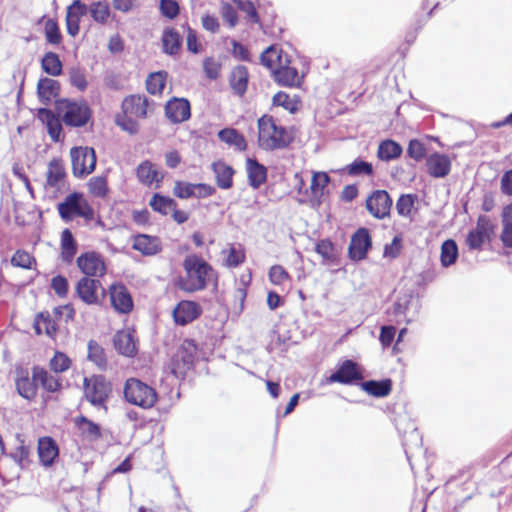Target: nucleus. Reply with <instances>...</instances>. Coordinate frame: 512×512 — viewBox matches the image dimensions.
I'll use <instances>...</instances> for the list:
<instances>
[{"mask_svg": "<svg viewBox=\"0 0 512 512\" xmlns=\"http://www.w3.org/2000/svg\"><path fill=\"white\" fill-rule=\"evenodd\" d=\"M136 174L138 180L147 186L152 185L153 183H159L161 178H159V172L156 167L149 161L142 162L136 170Z\"/></svg>", "mask_w": 512, "mask_h": 512, "instance_id": "nucleus-34", "label": "nucleus"}, {"mask_svg": "<svg viewBox=\"0 0 512 512\" xmlns=\"http://www.w3.org/2000/svg\"><path fill=\"white\" fill-rule=\"evenodd\" d=\"M41 68L46 74L55 77L62 74L63 65L56 53L47 52L42 57Z\"/></svg>", "mask_w": 512, "mask_h": 512, "instance_id": "nucleus-39", "label": "nucleus"}, {"mask_svg": "<svg viewBox=\"0 0 512 512\" xmlns=\"http://www.w3.org/2000/svg\"><path fill=\"white\" fill-rule=\"evenodd\" d=\"M216 183L221 189H229L233 185L234 169L224 161H216L212 164Z\"/></svg>", "mask_w": 512, "mask_h": 512, "instance_id": "nucleus-25", "label": "nucleus"}, {"mask_svg": "<svg viewBox=\"0 0 512 512\" xmlns=\"http://www.w3.org/2000/svg\"><path fill=\"white\" fill-rule=\"evenodd\" d=\"M71 360L62 352H56L50 360V368L56 373H62L69 369Z\"/></svg>", "mask_w": 512, "mask_h": 512, "instance_id": "nucleus-57", "label": "nucleus"}, {"mask_svg": "<svg viewBox=\"0 0 512 512\" xmlns=\"http://www.w3.org/2000/svg\"><path fill=\"white\" fill-rule=\"evenodd\" d=\"M44 34L48 44L56 46L62 42L59 26L54 19L49 18L45 21Z\"/></svg>", "mask_w": 512, "mask_h": 512, "instance_id": "nucleus-47", "label": "nucleus"}, {"mask_svg": "<svg viewBox=\"0 0 512 512\" xmlns=\"http://www.w3.org/2000/svg\"><path fill=\"white\" fill-rule=\"evenodd\" d=\"M361 388L369 395L382 398L389 395L391 392L392 381L391 379H383L380 381L368 380L361 383Z\"/></svg>", "mask_w": 512, "mask_h": 512, "instance_id": "nucleus-31", "label": "nucleus"}, {"mask_svg": "<svg viewBox=\"0 0 512 512\" xmlns=\"http://www.w3.org/2000/svg\"><path fill=\"white\" fill-rule=\"evenodd\" d=\"M70 157L74 176L83 177L95 170L96 153L92 147H73Z\"/></svg>", "mask_w": 512, "mask_h": 512, "instance_id": "nucleus-7", "label": "nucleus"}, {"mask_svg": "<svg viewBox=\"0 0 512 512\" xmlns=\"http://www.w3.org/2000/svg\"><path fill=\"white\" fill-rule=\"evenodd\" d=\"M221 63L213 57H207L203 61V71L210 80H216L219 77Z\"/></svg>", "mask_w": 512, "mask_h": 512, "instance_id": "nucleus-56", "label": "nucleus"}, {"mask_svg": "<svg viewBox=\"0 0 512 512\" xmlns=\"http://www.w3.org/2000/svg\"><path fill=\"white\" fill-rule=\"evenodd\" d=\"M112 307L121 314H128L133 309V300L127 287L122 283H114L109 289Z\"/></svg>", "mask_w": 512, "mask_h": 512, "instance_id": "nucleus-14", "label": "nucleus"}, {"mask_svg": "<svg viewBox=\"0 0 512 512\" xmlns=\"http://www.w3.org/2000/svg\"><path fill=\"white\" fill-rule=\"evenodd\" d=\"M416 196L412 194H404L399 197L396 202V210L400 216L410 217L414 207Z\"/></svg>", "mask_w": 512, "mask_h": 512, "instance_id": "nucleus-53", "label": "nucleus"}, {"mask_svg": "<svg viewBox=\"0 0 512 512\" xmlns=\"http://www.w3.org/2000/svg\"><path fill=\"white\" fill-rule=\"evenodd\" d=\"M75 424L82 437L89 442L98 441L102 437L100 426L85 416L77 417L75 419Z\"/></svg>", "mask_w": 512, "mask_h": 512, "instance_id": "nucleus-26", "label": "nucleus"}, {"mask_svg": "<svg viewBox=\"0 0 512 512\" xmlns=\"http://www.w3.org/2000/svg\"><path fill=\"white\" fill-rule=\"evenodd\" d=\"M182 37L179 32L173 28H167L162 35L163 51L169 55H175L181 48Z\"/></svg>", "mask_w": 512, "mask_h": 512, "instance_id": "nucleus-33", "label": "nucleus"}, {"mask_svg": "<svg viewBox=\"0 0 512 512\" xmlns=\"http://www.w3.org/2000/svg\"><path fill=\"white\" fill-rule=\"evenodd\" d=\"M249 185L253 188H259L267 178L266 168L258 163L257 160L248 158L246 161Z\"/></svg>", "mask_w": 512, "mask_h": 512, "instance_id": "nucleus-27", "label": "nucleus"}, {"mask_svg": "<svg viewBox=\"0 0 512 512\" xmlns=\"http://www.w3.org/2000/svg\"><path fill=\"white\" fill-rule=\"evenodd\" d=\"M38 455L44 466H50L58 456V447L50 437H44L38 443Z\"/></svg>", "mask_w": 512, "mask_h": 512, "instance_id": "nucleus-28", "label": "nucleus"}, {"mask_svg": "<svg viewBox=\"0 0 512 512\" xmlns=\"http://www.w3.org/2000/svg\"><path fill=\"white\" fill-rule=\"evenodd\" d=\"M262 65L266 66L273 73L283 62L290 63L288 56L282 54V51L278 50L274 46L268 47L262 52L260 57Z\"/></svg>", "mask_w": 512, "mask_h": 512, "instance_id": "nucleus-30", "label": "nucleus"}, {"mask_svg": "<svg viewBox=\"0 0 512 512\" xmlns=\"http://www.w3.org/2000/svg\"><path fill=\"white\" fill-rule=\"evenodd\" d=\"M15 387L17 393L28 401H33L37 396L38 384L33 373L24 368L16 369Z\"/></svg>", "mask_w": 512, "mask_h": 512, "instance_id": "nucleus-16", "label": "nucleus"}, {"mask_svg": "<svg viewBox=\"0 0 512 512\" xmlns=\"http://www.w3.org/2000/svg\"><path fill=\"white\" fill-rule=\"evenodd\" d=\"M60 93V83L52 78H41L37 84V94L39 100L48 105Z\"/></svg>", "mask_w": 512, "mask_h": 512, "instance_id": "nucleus-23", "label": "nucleus"}, {"mask_svg": "<svg viewBox=\"0 0 512 512\" xmlns=\"http://www.w3.org/2000/svg\"><path fill=\"white\" fill-rule=\"evenodd\" d=\"M34 329L38 335L45 333L49 337L54 338L57 333L58 327L55 320L51 317V315L48 312H42L38 314V316L35 319Z\"/></svg>", "mask_w": 512, "mask_h": 512, "instance_id": "nucleus-35", "label": "nucleus"}, {"mask_svg": "<svg viewBox=\"0 0 512 512\" xmlns=\"http://www.w3.org/2000/svg\"><path fill=\"white\" fill-rule=\"evenodd\" d=\"M219 139L228 144L234 146L236 149L243 151L247 148V142L242 134H240L234 128H225L218 132Z\"/></svg>", "mask_w": 512, "mask_h": 512, "instance_id": "nucleus-36", "label": "nucleus"}, {"mask_svg": "<svg viewBox=\"0 0 512 512\" xmlns=\"http://www.w3.org/2000/svg\"><path fill=\"white\" fill-rule=\"evenodd\" d=\"M76 293L84 303L95 305L100 302L105 290L98 278L82 277L76 284Z\"/></svg>", "mask_w": 512, "mask_h": 512, "instance_id": "nucleus-11", "label": "nucleus"}, {"mask_svg": "<svg viewBox=\"0 0 512 512\" xmlns=\"http://www.w3.org/2000/svg\"><path fill=\"white\" fill-rule=\"evenodd\" d=\"M37 118L46 126L49 136L54 142L60 141L62 134V120L59 114H55L47 108H40Z\"/></svg>", "mask_w": 512, "mask_h": 512, "instance_id": "nucleus-18", "label": "nucleus"}, {"mask_svg": "<svg viewBox=\"0 0 512 512\" xmlns=\"http://www.w3.org/2000/svg\"><path fill=\"white\" fill-rule=\"evenodd\" d=\"M485 241V235L476 230H471L466 238V243L471 250H478L482 247Z\"/></svg>", "mask_w": 512, "mask_h": 512, "instance_id": "nucleus-64", "label": "nucleus"}, {"mask_svg": "<svg viewBox=\"0 0 512 512\" xmlns=\"http://www.w3.org/2000/svg\"><path fill=\"white\" fill-rule=\"evenodd\" d=\"M115 349L122 355L133 357L136 354V344L131 333L120 331L114 336Z\"/></svg>", "mask_w": 512, "mask_h": 512, "instance_id": "nucleus-29", "label": "nucleus"}, {"mask_svg": "<svg viewBox=\"0 0 512 512\" xmlns=\"http://www.w3.org/2000/svg\"><path fill=\"white\" fill-rule=\"evenodd\" d=\"M407 154L414 160L420 161L424 158L426 154L425 145L421 141L413 139L409 142Z\"/></svg>", "mask_w": 512, "mask_h": 512, "instance_id": "nucleus-60", "label": "nucleus"}, {"mask_svg": "<svg viewBox=\"0 0 512 512\" xmlns=\"http://www.w3.org/2000/svg\"><path fill=\"white\" fill-rule=\"evenodd\" d=\"M77 253V243L72 232L64 229L61 233V259L65 263H72Z\"/></svg>", "mask_w": 512, "mask_h": 512, "instance_id": "nucleus-32", "label": "nucleus"}, {"mask_svg": "<svg viewBox=\"0 0 512 512\" xmlns=\"http://www.w3.org/2000/svg\"><path fill=\"white\" fill-rule=\"evenodd\" d=\"M34 379L37 380V384L40 385L47 392H57L61 389V380L59 377L49 373L47 370L40 366L33 367Z\"/></svg>", "mask_w": 512, "mask_h": 512, "instance_id": "nucleus-24", "label": "nucleus"}, {"mask_svg": "<svg viewBox=\"0 0 512 512\" xmlns=\"http://www.w3.org/2000/svg\"><path fill=\"white\" fill-rule=\"evenodd\" d=\"M160 11L167 18L173 19L179 13V5L175 0H161Z\"/></svg>", "mask_w": 512, "mask_h": 512, "instance_id": "nucleus-63", "label": "nucleus"}, {"mask_svg": "<svg viewBox=\"0 0 512 512\" xmlns=\"http://www.w3.org/2000/svg\"><path fill=\"white\" fill-rule=\"evenodd\" d=\"M220 13L225 22L230 28H233L238 23V15L236 9L229 3H222Z\"/></svg>", "mask_w": 512, "mask_h": 512, "instance_id": "nucleus-58", "label": "nucleus"}, {"mask_svg": "<svg viewBox=\"0 0 512 512\" xmlns=\"http://www.w3.org/2000/svg\"><path fill=\"white\" fill-rule=\"evenodd\" d=\"M218 274L215 269L202 258L194 255V291L211 288L215 291Z\"/></svg>", "mask_w": 512, "mask_h": 512, "instance_id": "nucleus-8", "label": "nucleus"}, {"mask_svg": "<svg viewBox=\"0 0 512 512\" xmlns=\"http://www.w3.org/2000/svg\"><path fill=\"white\" fill-rule=\"evenodd\" d=\"M289 63L283 62L272 73L274 80L282 86H298L302 77L299 75L297 68L291 67Z\"/></svg>", "mask_w": 512, "mask_h": 512, "instance_id": "nucleus-21", "label": "nucleus"}, {"mask_svg": "<svg viewBox=\"0 0 512 512\" xmlns=\"http://www.w3.org/2000/svg\"><path fill=\"white\" fill-rule=\"evenodd\" d=\"M426 167L430 176L444 178L450 173L451 160L447 155L435 152L426 158Z\"/></svg>", "mask_w": 512, "mask_h": 512, "instance_id": "nucleus-17", "label": "nucleus"}, {"mask_svg": "<svg viewBox=\"0 0 512 512\" xmlns=\"http://www.w3.org/2000/svg\"><path fill=\"white\" fill-rule=\"evenodd\" d=\"M133 248L144 255H154L160 251L158 241L144 234L135 237Z\"/></svg>", "mask_w": 512, "mask_h": 512, "instance_id": "nucleus-37", "label": "nucleus"}, {"mask_svg": "<svg viewBox=\"0 0 512 512\" xmlns=\"http://www.w3.org/2000/svg\"><path fill=\"white\" fill-rule=\"evenodd\" d=\"M89 12L93 20L100 24H105L110 17V7L105 1L93 2Z\"/></svg>", "mask_w": 512, "mask_h": 512, "instance_id": "nucleus-46", "label": "nucleus"}, {"mask_svg": "<svg viewBox=\"0 0 512 512\" xmlns=\"http://www.w3.org/2000/svg\"><path fill=\"white\" fill-rule=\"evenodd\" d=\"M237 8L247 15V18L252 23H259L260 18L252 0H233Z\"/></svg>", "mask_w": 512, "mask_h": 512, "instance_id": "nucleus-55", "label": "nucleus"}, {"mask_svg": "<svg viewBox=\"0 0 512 512\" xmlns=\"http://www.w3.org/2000/svg\"><path fill=\"white\" fill-rule=\"evenodd\" d=\"M112 392L110 383L102 375L84 378V394L86 399L95 407L106 408V402Z\"/></svg>", "mask_w": 512, "mask_h": 512, "instance_id": "nucleus-6", "label": "nucleus"}, {"mask_svg": "<svg viewBox=\"0 0 512 512\" xmlns=\"http://www.w3.org/2000/svg\"><path fill=\"white\" fill-rule=\"evenodd\" d=\"M66 170L63 161L57 158L48 163L46 171L45 190L48 193L56 194L66 187Z\"/></svg>", "mask_w": 512, "mask_h": 512, "instance_id": "nucleus-10", "label": "nucleus"}, {"mask_svg": "<svg viewBox=\"0 0 512 512\" xmlns=\"http://www.w3.org/2000/svg\"><path fill=\"white\" fill-rule=\"evenodd\" d=\"M69 83L79 92H84L88 87L86 72L83 68L74 66L68 69Z\"/></svg>", "mask_w": 512, "mask_h": 512, "instance_id": "nucleus-43", "label": "nucleus"}, {"mask_svg": "<svg viewBox=\"0 0 512 512\" xmlns=\"http://www.w3.org/2000/svg\"><path fill=\"white\" fill-rule=\"evenodd\" d=\"M150 206L153 208V210L163 215H168L172 210H174L176 203L170 197L155 194L150 200Z\"/></svg>", "mask_w": 512, "mask_h": 512, "instance_id": "nucleus-45", "label": "nucleus"}, {"mask_svg": "<svg viewBox=\"0 0 512 512\" xmlns=\"http://www.w3.org/2000/svg\"><path fill=\"white\" fill-rule=\"evenodd\" d=\"M403 446L408 460H410V452L413 448H420L422 446V437L417 430L413 427L412 430L403 436Z\"/></svg>", "mask_w": 512, "mask_h": 512, "instance_id": "nucleus-50", "label": "nucleus"}, {"mask_svg": "<svg viewBox=\"0 0 512 512\" xmlns=\"http://www.w3.org/2000/svg\"><path fill=\"white\" fill-rule=\"evenodd\" d=\"M165 114L174 123L182 122L190 116V103L186 99L170 100L165 106Z\"/></svg>", "mask_w": 512, "mask_h": 512, "instance_id": "nucleus-22", "label": "nucleus"}, {"mask_svg": "<svg viewBox=\"0 0 512 512\" xmlns=\"http://www.w3.org/2000/svg\"><path fill=\"white\" fill-rule=\"evenodd\" d=\"M223 253L226 254L225 265L228 267H237L245 259L244 250L240 245H231L227 250H223Z\"/></svg>", "mask_w": 512, "mask_h": 512, "instance_id": "nucleus-49", "label": "nucleus"}, {"mask_svg": "<svg viewBox=\"0 0 512 512\" xmlns=\"http://www.w3.org/2000/svg\"><path fill=\"white\" fill-rule=\"evenodd\" d=\"M121 109L122 113L115 119L117 126L129 134H136L139 131L138 120L148 115V98L144 95H129L123 99Z\"/></svg>", "mask_w": 512, "mask_h": 512, "instance_id": "nucleus-1", "label": "nucleus"}, {"mask_svg": "<svg viewBox=\"0 0 512 512\" xmlns=\"http://www.w3.org/2000/svg\"><path fill=\"white\" fill-rule=\"evenodd\" d=\"M76 263L84 277L101 278L107 271L103 256L95 251L82 253Z\"/></svg>", "mask_w": 512, "mask_h": 512, "instance_id": "nucleus-9", "label": "nucleus"}, {"mask_svg": "<svg viewBox=\"0 0 512 512\" xmlns=\"http://www.w3.org/2000/svg\"><path fill=\"white\" fill-rule=\"evenodd\" d=\"M391 207L392 199L385 190H375L366 199L367 210L377 219H384L389 216Z\"/></svg>", "mask_w": 512, "mask_h": 512, "instance_id": "nucleus-13", "label": "nucleus"}, {"mask_svg": "<svg viewBox=\"0 0 512 512\" xmlns=\"http://www.w3.org/2000/svg\"><path fill=\"white\" fill-rule=\"evenodd\" d=\"M56 111L69 127H83L91 119V109L85 101L61 99L56 101Z\"/></svg>", "mask_w": 512, "mask_h": 512, "instance_id": "nucleus-3", "label": "nucleus"}, {"mask_svg": "<svg viewBox=\"0 0 512 512\" xmlns=\"http://www.w3.org/2000/svg\"><path fill=\"white\" fill-rule=\"evenodd\" d=\"M88 189L89 192L95 197H105L108 192L107 179L103 176H96L91 178L88 182Z\"/></svg>", "mask_w": 512, "mask_h": 512, "instance_id": "nucleus-52", "label": "nucleus"}, {"mask_svg": "<svg viewBox=\"0 0 512 512\" xmlns=\"http://www.w3.org/2000/svg\"><path fill=\"white\" fill-rule=\"evenodd\" d=\"M125 400L143 409H149L157 401V393L154 388L136 378H129L124 385Z\"/></svg>", "mask_w": 512, "mask_h": 512, "instance_id": "nucleus-5", "label": "nucleus"}, {"mask_svg": "<svg viewBox=\"0 0 512 512\" xmlns=\"http://www.w3.org/2000/svg\"><path fill=\"white\" fill-rule=\"evenodd\" d=\"M176 325L185 326L192 322V301L183 300L172 311Z\"/></svg>", "mask_w": 512, "mask_h": 512, "instance_id": "nucleus-38", "label": "nucleus"}, {"mask_svg": "<svg viewBox=\"0 0 512 512\" xmlns=\"http://www.w3.org/2000/svg\"><path fill=\"white\" fill-rule=\"evenodd\" d=\"M11 264L23 269H32L36 264V259L27 251L17 250L11 258Z\"/></svg>", "mask_w": 512, "mask_h": 512, "instance_id": "nucleus-51", "label": "nucleus"}, {"mask_svg": "<svg viewBox=\"0 0 512 512\" xmlns=\"http://www.w3.org/2000/svg\"><path fill=\"white\" fill-rule=\"evenodd\" d=\"M58 213L65 222L72 221L75 217H81L86 222L94 219V209L84 198L82 193L73 192L67 195L63 202L57 206Z\"/></svg>", "mask_w": 512, "mask_h": 512, "instance_id": "nucleus-4", "label": "nucleus"}, {"mask_svg": "<svg viewBox=\"0 0 512 512\" xmlns=\"http://www.w3.org/2000/svg\"><path fill=\"white\" fill-rule=\"evenodd\" d=\"M363 379L360 366L353 360H344L337 370L327 378V383L355 384Z\"/></svg>", "mask_w": 512, "mask_h": 512, "instance_id": "nucleus-12", "label": "nucleus"}, {"mask_svg": "<svg viewBox=\"0 0 512 512\" xmlns=\"http://www.w3.org/2000/svg\"><path fill=\"white\" fill-rule=\"evenodd\" d=\"M249 79L250 75L246 66L237 65L233 67L228 76L232 92L239 97L244 96L248 88Z\"/></svg>", "mask_w": 512, "mask_h": 512, "instance_id": "nucleus-19", "label": "nucleus"}, {"mask_svg": "<svg viewBox=\"0 0 512 512\" xmlns=\"http://www.w3.org/2000/svg\"><path fill=\"white\" fill-rule=\"evenodd\" d=\"M192 347V340H185L182 348L173 358V372L176 375H187L192 370V353L189 349Z\"/></svg>", "mask_w": 512, "mask_h": 512, "instance_id": "nucleus-20", "label": "nucleus"}, {"mask_svg": "<svg viewBox=\"0 0 512 512\" xmlns=\"http://www.w3.org/2000/svg\"><path fill=\"white\" fill-rule=\"evenodd\" d=\"M88 359L99 368H104L107 364L104 349L94 340L88 342Z\"/></svg>", "mask_w": 512, "mask_h": 512, "instance_id": "nucleus-48", "label": "nucleus"}, {"mask_svg": "<svg viewBox=\"0 0 512 512\" xmlns=\"http://www.w3.org/2000/svg\"><path fill=\"white\" fill-rule=\"evenodd\" d=\"M293 141L291 133L277 125L272 116L264 115L258 120V143L267 151L283 149Z\"/></svg>", "mask_w": 512, "mask_h": 512, "instance_id": "nucleus-2", "label": "nucleus"}, {"mask_svg": "<svg viewBox=\"0 0 512 512\" xmlns=\"http://www.w3.org/2000/svg\"><path fill=\"white\" fill-rule=\"evenodd\" d=\"M402 154V147L393 140H384L378 147L377 155L383 161H391Z\"/></svg>", "mask_w": 512, "mask_h": 512, "instance_id": "nucleus-41", "label": "nucleus"}, {"mask_svg": "<svg viewBox=\"0 0 512 512\" xmlns=\"http://www.w3.org/2000/svg\"><path fill=\"white\" fill-rule=\"evenodd\" d=\"M330 182V177L325 172H313L310 191L314 198L320 199L324 194V189Z\"/></svg>", "mask_w": 512, "mask_h": 512, "instance_id": "nucleus-44", "label": "nucleus"}, {"mask_svg": "<svg viewBox=\"0 0 512 512\" xmlns=\"http://www.w3.org/2000/svg\"><path fill=\"white\" fill-rule=\"evenodd\" d=\"M51 287L59 297H65L68 293V280L62 275H57L52 278Z\"/></svg>", "mask_w": 512, "mask_h": 512, "instance_id": "nucleus-62", "label": "nucleus"}, {"mask_svg": "<svg viewBox=\"0 0 512 512\" xmlns=\"http://www.w3.org/2000/svg\"><path fill=\"white\" fill-rule=\"evenodd\" d=\"M458 258V247L453 239L445 240L441 245L440 262L442 267L453 265Z\"/></svg>", "mask_w": 512, "mask_h": 512, "instance_id": "nucleus-40", "label": "nucleus"}, {"mask_svg": "<svg viewBox=\"0 0 512 512\" xmlns=\"http://www.w3.org/2000/svg\"><path fill=\"white\" fill-rule=\"evenodd\" d=\"M167 75L165 71L151 73L146 80L147 91L152 95L161 94L165 87Z\"/></svg>", "mask_w": 512, "mask_h": 512, "instance_id": "nucleus-42", "label": "nucleus"}, {"mask_svg": "<svg viewBox=\"0 0 512 512\" xmlns=\"http://www.w3.org/2000/svg\"><path fill=\"white\" fill-rule=\"evenodd\" d=\"M402 249V240L399 236H395L390 244L384 247V257L395 259L397 258Z\"/></svg>", "mask_w": 512, "mask_h": 512, "instance_id": "nucleus-61", "label": "nucleus"}, {"mask_svg": "<svg viewBox=\"0 0 512 512\" xmlns=\"http://www.w3.org/2000/svg\"><path fill=\"white\" fill-rule=\"evenodd\" d=\"M289 278L288 272L280 265H274L269 270V279L274 285H283Z\"/></svg>", "mask_w": 512, "mask_h": 512, "instance_id": "nucleus-59", "label": "nucleus"}, {"mask_svg": "<svg viewBox=\"0 0 512 512\" xmlns=\"http://www.w3.org/2000/svg\"><path fill=\"white\" fill-rule=\"evenodd\" d=\"M346 171L351 176H369L373 173V167L372 164H370L369 162L358 159L349 164L346 167Z\"/></svg>", "mask_w": 512, "mask_h": 512, "instance_id": "nucleus-54", "label": "nucleus"}, {"mask_svg": "<svg viewBox=\"0 0 512 512\" xmlns=\"http://www.w3.org/2000/svg\"><path fill=\"white\" fill-rule=\"evenodd\" d=\"M372 246L371 237L366 228H359L352 236L348 253L354 261H360L366 258L369 249Z\"/></svg>", "mask_w": 512, "mask_h": 512, "instance_id": "nucleus-15", "label": "nucleus"}]
</instances>
